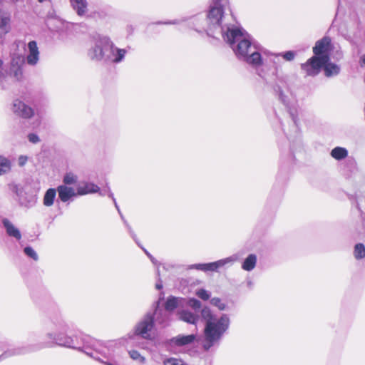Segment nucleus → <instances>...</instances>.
<instances>
[{
	"label": "nucleus",
	"mask_w": 365,
	"mask_h": 365,
	"mask_svg": "<svg viewBox=\"0 0 365 365\" xmlns=\"http://www.w3.org/2000/svg\"><path fill=\"white\" fill-rule=\"evenodd\" d=\"M228 6L229 0H212L206 19L203 15L198 14L190 18L176 19L168 24H178L182 21H188L189 26L197 32L205 31L209 36L215 38L221 36L232 48L237 59L255 69L263 65L264 58L282 56L287 61L294 58V51L272 53L255 41L243 29L225 24L224 10Z\"/></svg>",
	"instance_id": "obj_1"
},
{
	"label": "nucleus",
	"mask_w": 365,
	"mask_h": 365,
	"mask_svg": "<svg viewBox=\"0 0 365 365\" xmlns=\"http://www.w3.org/2000/svg\"><path fill=\"white\" fill-rule=\"evenodd\" d=\"M68 329L67 323L62 319H56L52 322L53 331L46 334V337L48 340V346L58 345L71 349L83 351L87 355L101 360L98 356L101 355L106 359H111L113 356L115 348L118 346L117 341H108L103 342L93 339H83V346L75 342L73 338L64 335L63 332Z\"/></svg>",
	"instance_id": "obj_2"
},
{
	"label": "nucleus",
	"mask_w": 365,
	"mask_h": 365,
	"mask_svg": "<svg viewBox=\"0 0 365 365\" xmlns=\"http://www.w3.org/2000/svg\"><path fill=\"white\" fill-rule=\"evenodd\" d=\"M201 317L205 321L202 346L205 349L208 350L219 344L230 327V319L225 314L220 317L214 316L208 307L202 309Z\"/></svg>",
	"instance_id": "obj_3"
},
{
	"label": "nucleus",
	"mask_w": 365,
	"mask_h": 365,
	"mask_svg": "<svg viewBox=\"0 0 365 365\" xmlns=\"http://www.w3.org/2000/svg\"><path fill=\"white\" fill-rule=\"evenodd\" d=\"M104 44V55L102 61L109 63H119L123 61L126 53L125 49H120L114 46L109 38L103 41Z\"/></svg>",
	"instance_id": "obj_4"
},
{
	"label": "nucleus",
	"mask_w": 365,
	"mask_h": 365,
	"mask_svg": "<svg viewBox=\"0 0 365 365\" xmlns=\"http://www.w3.org/2000/svg\"><path fill=\"white\" fill-rule=\"evenodd\" d=\"M239 259L238 255L235 254L228 257L205 264H192L190 269H196L204 272L207 271H217L219 268L225 267L226 265L232 264L234 262Z\"/></svg>",
	"instance_id": "obj_5"
},
{
	"label": "nucleus",
	"mask_w": 365,
	"mask_h": 365,
	"mask_svg": "<svg viewBox=\"0 0 365 365\" xmlns=\"http://www.w3.org/2000/svg\"><path fill=\"white\" fill-rule=\"evenodd\" d=\"M76 190H77L78 195H88V194L96 193L98 192L101 195H105L106 194H107L113 200L115 207L117 208L118 212L120 213V215L121 216V218L123 220V217L120 213V211L117 205L116 200H115V199L113 196V194L111 192L109 187H107L106 191H105L104 192H100V187L97 185H96L93 182H83V183H81V185H79L77 187Z\"/></svg>",
	"instance_id": "obj_6"
},
{
	"label": "nucleus",
	"mask_w": 365,
	"mask_h": 365,
	"mask_svg": "<svg viewBox=\"0 0 365 365\" xmlns=\"http://www.w3.org/2000/svg\"><path fill=\"white\" fill-rule=\"evenodd\" d=\"M329 59V56H316L310 58L305 63L301 65L302 69L307 76H316L323 67V63Z\"/></svg>",
	"instance_id": "obj_7"
},
{
	"label": "nucleus",
	"mask_w": 365,
	"mask_h": 365,
	"mask_svg": "<svg viewBox=\"0 0 365 365\" xmlns=\"http://www.w3.org/2000/svg\"><path fill=\"white\" fill-rule=\"evenodd\" d=\"M277 92L278 93L279 99L285 106L289 108H291V107H294V105L296 101L295 97L288 88L282 89L281 88H278ZM289 113L295 125H297L298 118L297 110L290 109Z\"/></svg>",
	"instance_id": "obj_8"
},
{
	"label": "nucleus",
	"mask_w": 365,
	"mask_h": 365,
	"mask_svg": "<svg viewBox=\"0 0 365 365\" xmlns=\"http://www.w3.org/2000/svg\"><path fill=\"white\" fill-rule=\"evenodd\" d=\"M153 326L154 322L153 315L151 313H148L137 324L135 327V333L144 339H150L152 336V329Z\"/></svg>",
	"instance_id": "obj_9"
},
{
	"label": "nucleus",
	"mask_w": 365,
	"mask_h": 365,
	"mask_svg": "<svg viewBox=\"0 0 365 365\" xmlns=\"http://www.w3.org/2000/svg\"><path fill=\"white\" fill-rule=\"evenodd\" d=\"M25 61L31 66H36L40 61V50L36 41H30L25 48Z\"/></svg>",
	"instance_id": "obj_10"
},
{
	"label": "nucleus",
	"mask_w": 365,
	"mask_h": 365,
	"mask_svg": "<svg viewBox=\"0 0 365 365\" xmlns=\"http://www.w3.org/2000/svg\"><path fill=\"white\" fill-rule=\"evenodd\" d=\"M106 36H99L94 39L93 45L88 51L89 58L94 61H101L104 55V44L103 41L107 40Z\"/></svg>",
	"instance_id": "obj_11"
},
{
	"label": "nucleus",
	"mask_w": 365,
	"mask_h": 365,
	"mask_svg": "<svg viewBox=\"0 0 365 365\" xmlns=\"http://www.w3.org/2000/svg\"><path fill=\"white\" fill-rule=\"evenodd\" d=\"M164 294L162 292L158 301L156 302V307L153 314V322H155L157 324L161 327H165L168 325L170 321V315L168 311L163 310L159 308L160 301L163 299Z\"/></svg>",
	"instance_id": "obj_12"
},
{
	"label": "nucleus",
	"mask_w": 365,
	"mask_h": 365,
	"mask_svg": "<svg viewBox=\"0 0 365 365\" xmlns=\"http://www.w3.org/2000/svg\"><path fill=\"white\" fill-rule=\"evenodd\" d=\"M11 110L16 115L26 119L31 118L35 113L31 106L19 100L14 101Z\"/></svg>",
	"instance_id": "obj_13"
},
{
	"label": "nucleus",
	"mask_w": 365,
	"mask_h": 365,
	"mask_svg": "<svg viewBox=\"0 0 365 365\" xmlns=\"http://www.w3.org/2000/svg\"><path fill=\"white\" fill-rule=\"evenodd\" d=\"M331 38L324 36L316 42L315 46L313 47V53L316 56H329V53L331 50Z\"/></svg>",
	"instance_id": "obj_14"
},
{
	"label": "nucleus",
	"mask_w": 365,
	"mask_h": 365,
	"mask_svg": "<svg viewBox=\"0 0 365 365\" xmlns=\"http://www.w3.org/2000/svg\"><path fill=\"white\" fill-rule=\"evenodd\" d=\"M56 191L58 193L59 199L63 202L68 201L71 198L77 195V192H76L74 188L65 185H59Z\"/></svg>",
	"instance_id": "obj_15"
},
{
	"label": "nucleus",
	"mask_w": 365,
	"mask_h": 365,
	"mask_svg": "<svg viewBox=\"0 0 365 365\" xmlns=\"http://www.w3.org/2000/svg\"><path fill=\"white\" fill-rule=\"evenodd\" d=\"M3 226L4 227L6 234L17 240L21 239V234L20 230L8 219L5 218L2 220Z\"/></svg>",
	"instance_id": "obj_16"
},
{
	"label": "nucleus",
	"mask_w": 365,
	"mask_h": 365,
	"mask_svg": "<svg viewBox=\"0 0 365 365\" xmlns=\"http://www.w3.org/2000/svg\"><path fill=\"white\" fill-rule=\"evenodd\" d=\"M178 317L180 320L188 324L196 325L200 319V317L196 312H192L188 310H181L178 312Z\"/></svg>",
	"instance_id": "obj_17"
},
{
	"label": "nucleus",
	"mask_w": 365,
	"mask_h": 365,
	"mask_svg": "<svg viewBox=\"0 0 365 365\" xmlns=\"http://www.w3.org/2000/svg\"><path fill=\"white\" fill-rule=\"evenodd\" d=\"M323 68L324 75L329 78L337 76L341 71L340 66L339 65L330 62L329 56V59L325 63H323Z\"/></svg>",
	"instance_id": "obj_18"
},
{
	"label": "nucleus",
	"mask_w": 365,
	"mask_h": 365,
	"mask_svg": "<svg viewBox=\"0 0 365 365\" xmlns=\"http://www.w3.org/2000/svg\"><path fill=\"white\" fill-rule=\"evenodd\" d=\"M185 299L181 297L170 296L168 297L165 303V309L168 312H172L177 307L182 306Z\"/></svg>",
	"instance_id": "obj_19"
},
{
	"label": "nucleus",
	"mask_w": 365,
	"mask_h": 365,
	"mask_svg": "<svg viewBox=\"0 0 365 365\" xmlns=\"http://www.w3.org/2000/svg\"><path fill=\"white\" fill-rule=\"evenodd\" d=\"M196 338L195 334L178 335L171 339L172 343L177 346H184L192 344Z\"/></svg>",
	"instance_id": "obj_20"
},
{
	"label": "nucleus",
	"mask_w": 365,
	"mask_h": 365,
	"mask_svg": "<svg viewBox=\"0 0 365 365\" xmlns=\"http://www.w3.org/2000/svg\"><path fill=\"white\" fill-rule=\"evenodd\" d=\"M71 3L78 16H82L86 14L88 6L86 0H75Z\"/></svg>",
	"instance_id": "obj_21"
},
{
	"label": "nucleus",
	"mask_w": 365,
	"mask_h": 365,
	"mask_svg": "<svg viewBox=\"0 0 365 365\" xmlns=\"http://www.w3.org/2000/svg\"><path fill=\"white\" fill-rule=\"evenodd\" d=\"M11 30V18L9 15H0V35H5Z\"/></svg>",
	"instance_id": "obj_22"
},
{
	"label": "nucleus",
	"mask_w": 365,
	"mask_h": 365,
	"mask_svg": "<svg viewBox=\"0 0 365 365\" xmlns=\"http://www.w3.org/2000/svg\"><path fill=\"white\" fill-rule=\"evenodd\" d=\"M348 150L343 147H336L330 153V155L336 160H342L348 156Z\"/></svg>",
	"instance_id": "obj_23"
},
{
	"label": "nucleus",
	"mask_w": 365,
	"mask_h": 365,
	"mask_svg": "<svg viewBox=\"0 0 365 365\" xmlns=\"http://www.w3.org/2000/svg\"><path fill=\"white\" fill-rule=\"evenodd\" d=\"M56 190L54 188H49L44 194L43 203L46 207H51L53 205L54 200L56 197Z\"/></svg>",
	"instance_id": "obj_24"
},
{
	"label": "nucleus",
	"mask_w": 365,
	"mask_h": 365,
	"mask_svg": "<svg viewBox=\"0 0 365 365\" xmlns=\"http://www.w3.org/2000/svg\"><path fill=\"white\" fill-rule=\"evenodd\" d=\"M24 63V58L20 55L14 56L11 61V69H16L14 71V76H18L21 74V66Z\"/></svg>",
	"instance_id": "obj_25"
},
{
	"label": "nucleus",
	"mask_w": 365,
	"mask_h": 365,
	"mask_svg": "<svg viewBox=\"0 0 365 365\" xmlns=\"http://www.w3.org/2000/svg\"><path fill=\"white\" fill-rule=\"evenodd\" d=\"M257 264V256L254 254H250L244 260L242 268L245 271H251L254 269Z\"/></svg>",
	"instance_id": "obj_26"
},
{
	"label": "nucleus",
	"mask_w": 365,
	"mask_h": 365,
	"mask_svg": "<svg viewBox=\"0 0 365 365\" xmlns=\"http://www.w3.org/2000/svg\"><path fill=\"white\" fill-rule=\"evenodd\" d=\"M354 256L356 259H361L365 257V246L361 243L355 245Z\"/></svg>",
	"instance_id": "obj_27"
},
{
	"label": "nucleus",
	"mask_w": 365,
	"mask_h": 365,
	"mask_svg": "<svg viewBox=\"0 0 365 365\" xmlns=\"http://www.w3.org/2000/svg\"><path fill=\"white\" fill-rule=\"evenodd\" d=\"M10 170V161L7 158L0 156V175L8 173Z\"/></svg>",
	"instance_id": "obj_28"
},
{
	"label": "nucleus",
	"mask_w": 365,
	"mask_h": 365,
	"mask_svg": "<svg viewBox=\"0 0 365 365\" xmlns=\"http://www.w3.org/2000/svg\"><path fill=\"white\" fill-rule=\"evenodd\" d=\"M163 365H187V364L180 358L165 357L163 360Z\"/></svg>",
	"instance_id": "obj_29"
},
{
	"label": "nucleus",
	"mask_w": 365,
	"mask_h": 365,
	"mask_svg": "<svg viewBox=\"0 0 365 365\" xmlns=\"http://www.w3.org/2000/svg\"><path fill=\"white\" fill-rule=\"evenodd\" d=\"M130 357L136 362L144 364L146 361L145 357L142 356L139 351L136 350H130L128 351Z\"/></svg>",
	"instance_id": "obj_30"
},
{
	"label": "nucleus",
	"mask_w": 365,
	"mask_h": 365,
	"mask_svg": "<svg viewBox=\"0 0 365 365\" xmlns=\"http://www.w3.org/2000/svg\"><path fill=\"white\" fill-rule=\"evenodd\" d=\"M277 73L278 68L275 67L271 74L265 72L264 69H261L258 74L265 80H275L277 78Z\"/></svg>",
	"instance_id": "obj_31"
},
{
	"label": "nucleus",
	"mask_w": 365,
	"mask_h": 365,
	"mask_svg": "<svg viewBox=\"0 0 365 365\" xmlns=\"http://www.w3.org/2000/svg\"><path fill=\"white\" fill-rule=\"evenodd\" d=\"M78 180V176L73 173L69 172L65 174L63 176V182L66 185H73Z\"/></svg>",
	"instance_id": "obj_32"
},
{
	"label": "nucleus",
	"mask_w": 365,
	"mask_h": 365,
	"mask_svg": "<svg viewBox=\"0 0 365 365\" xmlns=\"http://www.w3.org/2000/svg\"><path fill=\"white\" fill-rule=\"evenodd\" d=\"M210 304L216 307H217L220 310L223 311L227 309V305L225 302L222 301L221 299L218 297H214L210 299Z\"/></svg>",
	"instance_id": "obj_33"
},
{
	"label": "nucleus",
	"mask_w": 365,
	"mask_h": 365,
	"mask_svg": "<svg viewBox=\"0 0 365 365\" xmlns=\"http://www.w3.org/2000/svg\"><path fill=\"white\" fill-rule=\"evenodd\" d=\"M195 294L202 300H207L210 297V292L204 289H197Z\"/></svg>",
	"instance_id": "obj_34"
},
{
	"label": "nucleus",
	"mask_w": 365,
	"mask_h": 365,
	"mask_svg": "<svg viewBox=\"0 0 365 365\" xmlns=\"http://www.w3.org/2000/svg\"><path fill=\"white\" fill-rule=\"evenodd\" d=\"M24 253L34 260L36 261L38 259V255L31 247H26L24 248Z\"/></svg>",
	"instance_id": "obj_35"
},
{
	"label": "nucleus",
	"mask_w": 365,
	"mask_h": 365,
	"mask_svg": "<svg viewBox=\"0 0 365 365\" xmlns=\"http://www.w3.org/2000/svg\"><path fill=\"white\" fill-rule=\"evenodd\" d=\"M187 304L195 309V311L198 310L201 307V302L194 298L189 299L187 301ZM197 313V312H195Z\"/></svg>",
	"instance_id": "obj_36"
},
{
	"label": "nucleus",
	"mask_w": 365,
	"mask_h": 365,
	"mask_svg": "<svg viewBox=\"0 0 365 365\" xmlns=\"http://www.w3.org/2000/svg\"><path fill=\"white\" fill-rule=\"evenodd\" d=\"M24 353H25V351L22 349H17L5 351L1 356H9L16 354H21Z\"/></svg>",
	"instance_id": "obj_37"
},
{
	"label": "nucleus",
	"mask_w": 365,
	"mask_h": 365,
	"mask_svg": "<svg viewBox=\"0 0 365 365\" xmlns=\"http://www.w3.org/2000/svg\"><path fill=\"white\" fill-rule=\"evenodd\" d=\"M28 139L30 143L36 144L40 142V138L36 133H29L28 135Z\"/></svg>",
	"instance_id": "obj_38"
},
{
	"label": "nucleus",
	"mask_w": 365,
	"mask_h": 365,
	"mask_svg": "<svg viewBox=\"0 0 365 365\" xmlns=\"http://www.w3.org/2000/svg\"><path fill=\"white\" fill-rule=\"evenodd\" d=\"M28 160V158L25 155H21L18 158V163L20 166H24Z\"/></svg>",
	"instance_id": "obj_39"
},
{
	"label": "nucleus",
	"mask_w": 365,
	"mask_h": 365,
	"mask_svg": "<svg viewBox=\"0 0 365 365\" xmlns=\"http://www.w3.org/2000/svg\"><path fill=\"white\" fill-rule=\"evenodd\" d=\"M143 250L145 252V254L148 256V257L150 259L152 262L156 265L157 261L155 259V258L146 250L143 249Z\"/></svg>",
	"instance_id": "obj_40"
},
{
	"label": "nucleus",
	"mask_w": 365,
	"mask_h": 365,
	"mask_svg": "<svg viewBox=\"0 0 365 365\" xmlns=\"http://www.w3.org/2000/svg\"><path fill=\"white\" fill-rule=\"evenodd\" d=\"M125 224L126 225V226L128 227V230H129V232L130 234L131 235L132 237L135 240V234L133 233V230H131L130 227L129 226V225L127 223L126 221H125Z\"/></svg>",
	"instance_id": "obj_41"
},
{
	"label": "nucleus",
	"mask_w": 365,
	"mask_h": 365,
	"mask_svg": "<svg viewBox=\"0 0 365 365\" xmlns=\"http://www.w3.org/2000/svg\"><path fill=\"white\" fill-rule=\"evenodd\" d=\"M155 287L157 289H161L163 288V283L160 279H159L155 284Z\"/></svg>",
	"instance_id": "obj_42"
},
{
	"label": "nucleus",
	"mask_w": 365,
	"mask_h": 365,
	"mask_svg": "<svg viewBox=\"0 0 365 365\" xmlns=\"http://www.w3.org/2000/svg\"><path fill=\"white\" fill-rule=\"evenodd\" d=\"M361 63L365 65V55L361 57Z\"/></svg>",
	"instance_id": "obj_43"
},
{
	"label": "nucleus",
	"mask_w": 365,
	"mask_h": 365,
	"mask_svg": "<svg viewBox=\"0 0 365 365\" xmlns=\"http://www.w3.org/2000/svg\"><path fill=\"white\" fill-rule=\"evenodd\" d=\"M105 365H114L113 364L110 363V362H108V361H106V362H103Z\"/></svg>",
	"instance_id": "obj_44"
},
{
	"label": "nucleus",
	"mask_w": 365,
	"mask_h": 365,
	"mask_svg": "<svg viewBox=\"0 0 365 365\" xmlns=\"http://www.w3.org/2000/svg\"><path fill=\"white\" fill-rule=\"evenodd\" d=\"M337 55L339 56V58H338L339 59L341 58V57H342L341 53H337Z\"/></svg>",
	"instance_id": "obj_45"
},
{
	"label": "nucleus",
	"mask_w": 365,
	"mask_h": 365,
	"mask_svg": "<svg viewBox=\"0 0 365 365\" xmlns=\"http://www.w3.org/2000/svg\"><path fill=\"white\" fill-rule=\"evenodd\" d=\"M3 66V61L0 59V68Z\"/></svg>",
	"instance_id": "obj_46"
},
{
	"label": "nucleus",
	"mask_w": 365,
	"mask_h": 365,
	"mask_svg": "<svg viewBox=\"0 0 365 365\" xmlns=\"http://www.w3.org/2000/svg\"><path fill=\"white\" fill-rule=\"evenodd\" d=\"M157 274H158V276L160 275L158 268L157 269Z\"/></svg>",
	"instance_id": "obj_47"
},
{
	"label": "nucleus",
	"mask_w": 365,
	"mask_h": 365,
	"mask_svg": "<svg viewBox=\"0 0 365 365\" xmlns=\"http://www.w3.org/2000/svg\"><path fill=\"white\" fill-rule=\"evenodd\" d=\"M13 1H17L18 0H12Z\"/></svg>",
	"instance_id": "obj_48"
}]
</instances>
